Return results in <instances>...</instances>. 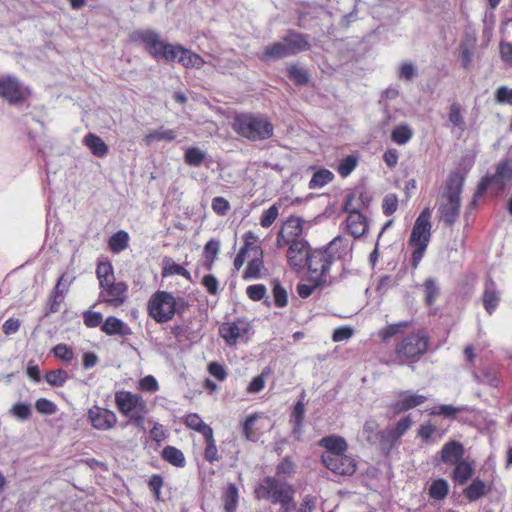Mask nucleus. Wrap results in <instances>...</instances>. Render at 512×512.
<instances>
[{
  "label": "nucleus",
  "mask_w": 512,
  "mask_h": 512,
  "mask_svg": "<svg viewBox=\"0 0 512 512\" xmlns=\"http://www.w3.org/2000/svg\"><path fill=\"white\" fill-rule=\"evenodd\" d=\"M464 182L465 175L460 171H452L439 190L436 202L437 215L439 221L446 227L453 226L459 218Z\"/></svg>",
  "instance_id": "obj_1"
},
{
  "label": "nucleus",
  "mask_w": 512,
  "mask_h": 512,
  "mask_svg": "<svg viewBox=\"0 0 512 512\" xmlns=\"http://www.w3.org/2000/svg\"><path fill=\"white\" fill-rule=\"evenodd\" d=\"M310 48L308 34L289 29L279 41L266 46L259 58L263 61L279 60L308 51Z\"/></svg>",
  "instance_id": "obj_2"
},
{
  "label": "nucleus",
  "mask_w": 512,
  "mask_h": 512,
  "mask_svg": "<svg viewBox=\"0 0 512 512\" xmlns=\"http://www.w3.org/2000/svg\"><path fill=\"white\" fill-rule=\"evenodd\" d=\"M233 129L241 137L254 142L267 140L274 133V127L267 117L251 113L237 115Z\"/></svg>",
  "instance_id": "obj_3"
},
{
  "label": "nucleus",
  "mask_w": 512,
  "mask_h": 512,
  "mask_svg": "<svg viewBox=\"0 0 512 512\" xmlns=\"http://www.w3.org/2000/svg\"><path fill=\"white\" fill-rule=\"evenodd\" d=\"M115 404L119 412L128 418V423L145 431V418L148 414L146 401L140 394L120 390L115 393Z\"/></svg>",
  "instance_id": "obj_4"
},
{
  "label": "nucleus",
  "mask_w": 512,
  "mask_h": 512,
  "mask_svg": "<svg viewBox=\"0 0 512 512\" xmlns=\"http://www.w3.org/2000/svg\"><path fill=\"white\" fill-rule=\"evenodd\" d=\"M428 346L429 338L424 332L408 334L395 346L396 359L400 365L417 361L427 351Z\"/></svg>",
  "instance_id": "obj_5"
},
{
  "label": "nucleus",
  "mask_w": 512,
  "mask_h": 512,
  "mask_svg": "<svg viewBox=\"0 0 512 512\" xmlns=\"http://www.w3.org/2000/svg\"><path fill=\"white\" fill-rule=\"evenodd\" d=\"M290 494H296L294 485L275 476H265L254 489L256 499L268 501L273 505Z\"/></svg>",
  "instance_id": "obj_6"
},
{
  "label": "nucleus",
  "mask_w": 512,
  "mask_h": 512,
  "mask_svg": "<svg viewBox=\"0 0 512 512\" xmlns=\"http://www.w3.org/2000/svg\"><path fill=\"white\" fill-rule=\"evenodd\" d=\"M512 181V159H506L498 164L495 174L484 177L477 186L471 202L472 206L477 204V198L482 196L488 188H491L496 195L501 193Z\"/></svg>",
  "instance_id": "obj_7"
},
{
  "label": "nucleus",
  "mask_w": 512,
  "mask_h": 512,
  "mask_svg": "<svg viewBox=\"0 0 512 512\" xmlns=\"http://www.w3.org/2000/svg\"><path fill=\"white\" fill-rule=\"evenodd\" d=\"M173 294L157 291L148 302V313L157 323H165L175 315L173 310Z\"/></svg>",
  "instance_id": "obj_8"
},
{
  "label": "nucleus",
  "mask_w": 512,
  "mask_h": 512,
  "mask_svg": "<svg viewBox=\"0 0 512 512\" xmlns=\"http://www.w3.org/2000/svg\"><path fill=\"white\" fill-rule=\"evenodd\" d=\"M132 42L142 43L148 54L156 61H161L162 51L167 43L161 39L159 33L153 29H139L130 34Z\"/></svg>",
  "instance_id": "obj_9"
},
{
  "label": "nucleus",
  "mask_w": 512,
  "mask_h": 512,
  "mask_svg": "<svg viewBox=\"0 0 512 512\" xmlns=\"http://www.w3.org/2000/svg\"><path fill=\"white\" fill-rule=\"evenodd\" d=\"M29 90L14 76L0 77V97L11 105L25 101Z\"/></svg>",
  "instance_id": "obj_10"
},
{
  "label": "nucleus",
  "mask_w": 512,
  "mask_h": 512,
  "mask_svg": "<svg viewBox=\"0 0 512 512\" xmlns=\"http://www.w3.org/2000/svg\"><path fill=\"white\" fill-rule=\"evenodd\" d=\"M431 210L426 207L416 218L409 238L410 245H424L428 247L431 239Z\"/></svg>",
  "instance_id": "obj_11"
},
{
  "label": "nucleus",
  "mask_w": 512,
  "mask_h": 512,
  "mask_svg": "<svg viewBox=\"0 0 512 512\" xmlns=\"http://www.w3.org/2000/svg\"><path fill=\"white\" fill-rule=\"evenodd\" d=\"M332 256L328 253L325 247L311 249L308 258L306 259V266L308 271L319 279H326L331 265L333 264Z\"/></svg>",
  "instance_id": "obj_12"
},
{
  "label": "nucleus",
  "mask_w": 512,
  "mask_h": 512,
  "mask_svg": "<svg viewBox=\"0 0 512 512\" xmlns=\"http://www.w3.org/2000/svg\"><path fill=\"white\" fill-rule=\"evenodd\" d=\"M321 460L327 469L341 476H350L355 473L357 468L355 459L344 453L322 455Z\"/></svg>",
  "instance_id": "obj_13"
},
{
  "label": "nucleus",
  "mask_w": 512,
  "mask_h": 512,
  "mask_svg": "<svg viewBox=\"0 0 512 512\" xmlns=\"http://www.w3.org/2000/svg\"><path fill=\"white\" fill-rule=\"evenodd\" d=\"M250 329L249 323L243 319H237L235 321L223 322L219 326V335L223 338L225 343L229 346L237 344Z\"/></svg>",
  "instance_id": "obj_14"
},
{
  "label": "nucleus",
  "mask_w": 512,
  "mask_h": 512,
  "mask_svg": "<svg viewBox=\"0 0 512 512\" xmlns=\"http://www.w3.org/2000/svg\"><path fill=\"white\" fill-rule=\"evenodd\" d=\"M311 248L305 239L294 240L287 250V261L295 270H302L306 266Z\"/></svg>",
  "instance_id": "obj_15"
},
{
  "label": "nucleus",
  "mask_w": 512,
  "mask_h": 512,
  "mask_svg": "<svg viewBox=\"0 0 512 512\" xmlns=\"http://www.w3.org/2000/svg\"><path fill=\"white\" fill-rule=\"evenodd\" d=\"M88 419L93 428L97 430H110L117 422L116 414L106 408L93 406L88 410Z\"/></svg>",
  "instance_id": "obj_16"
},
{
  "label": "nucleus",
  "mask_w": 512,
  "mask_h": 512,
  "mask_svg": "<svg viewBox=\"0 0 512 512\" xmlns=\"http://www.w3.org/2000/svg\"><path fill=\"white\" fill-rule=\"evenodd\" d=\"M101 288L100 297L104 302L119 307L126 301L128 286L124 282L112 281Z\"/></svg>",
  "instance_id": "obj_17"
},
{
  "label": "nucleus",
  "mask_w": 512,
  "mask_h": 512,
  "mask_svg": "<svg viewBox=\"0 0 512 512\" xmlns=\"http://www.w3.org/2000/svg\"><path fill=\"white\" fill-rule=\"evenodd\" d=\"M352 246L353 244L348 238L339 235L324 247L332 256L333 262L336 260L346 262L352 259Z\"/></svg>",
  "instance_id": "obj_18"
},
{
  "label": "nucleus",
  "mask_w": 512,
  "mask_h": 512,
  "mask_svg": "<svg viewBox=\"0 0 512 512\" xmlns=\"http://www.w3.org/2000/svg\"><path fill=\"white\" fill-rule=\"evenodd\" d=\"M465 454L464 446L461 442L451 440L445 443L439 452L441 461L446 464L453 466L461 462Z\"/></svg>",
  "instance_id": "obj_19"
},
{
  "label": "nucleus",
  "mask_w": 512,
  "mask_h": 512,
  "mask_svg": "<svg viewBox=\"0 0 512 512\" xmlns=\"http://www.w3.org/2000/svg\"><path fill=\"white\" fill-rule=\"evenodd\" d=\"M427 397L421 394L403 391L399 394V399L392 404V409L396 413L404 412L423 404Z\"/></svg>",
  "instance_id": "obj_20"
},
{
  "label": "nucleus",
  "mask_w": 512,
  "mask_h": 512,
  "mask_svg": "<svg viewBox=\"0 0 512 512\" xmlns=\"http://www.w3.org/2000/svg\"><path fill=\"white\" fill-rule=\"evenodd\" d=\"M482 301L485 310L490 315L496 310L500 302V293L497 291L496 284L491 278L485 282Z\"/></svg>",
  "instance_id": "obj_21"
},
{
  "label": "nucleus",
  "mask_w": 512,
  "mask_h": 512,
  "mask_svg": "<svg viewBox=\"0 0 512 512\" xmlns=\"http://www.w3.org/2000/svg\"><path fill=\"white\" fill-rule=\"evenodd\" d=\"M346 226L349 233L354 238H359L363 236L368 229L367 218L360 211H353L346 219Z\"/></svg>",
  "instance_id": "obj_22"
},
{
  "label": "nucleus",
  "mask_w": 512,
  "mask_h": 512,
  "mask_svg": "<svg viewBox=\"0 0 512 512\" xmlns=\"http://www.w3.org/2000/svg\"><path fill=\"white\" fill-rule=\"evenodd\" d=\"M101 330L107 335H119L126 337L132 333L131 328L121 319L109 316L101 326Z\"/></svg>",
  "instance_id": "obj_23"
},
{
  "label": "nucleus",
  "mask_w": 512,
  "mask_h": 512,
  "mask_svg": "<svg viewBox=\"0 0 512 512\" xmlns=\"http://www.w3.org/2000/svg\"><path fill=\"white\" fill-rule=\"evenodd\" d=\"M490 491L488 484L479 477L473 478L472 482L463 490L464 497L469 502H475L486 496Z\"/></svg>",
  "instance_id": "obj_24"
},
{
  "label": "nucleus",
  "mask_w": 512,
  "mask_h": 512,
  "mask_svg": "<svg viewBox=\"0 0 512 512\" xmlns=\"http://www.w3.org/2000/svg\"><path fill=\"white\" fill-rule=\"evenodd\" d=\"M64 281H65V275H62L58 279L57 284L53 290V293L49 297V302H48L49 307L46 311V315L51 314V313H56L59 311L60 305L64 299L65 294L68 292L69 286H70V282H69L65 286V288L62 289Z\"/></svg>",
  "instance_id": "obj_25"
},
{
  "label": "nucleus",
  "mask_w": 512,
  "mask_h": 512,
  "mask_svg": "<svg viewBox=\"0 0 512 512\" xmlns=\"http://www.w3.org/2000/svg\"><path fill=\"white\" fill-rule=\"evenodd\" d=\"M319 446L326 449L322 455L342 454L347 450V442L341 436L331 435L319 440Z\"/></svg>",
  "instance_id": "obj_26"
},
{
  "label": "nucleus",
  "mask_w": 512,
  "mask_h": 512,
  "mask_svg": "<svg viewBox=\"0 0 512 512\" xmlns=\"http://www.w3.org/2000/svg\"><path fill=\"white\" fill-rule=\"evenodd\" d=\"M454 466L455 468L451 474L453 482L460 486L465 485L474 474L473 465L466 460H462L461 462L455 464Z\"/></svg>",
  "instance_id": "obj_27"
},
{
  "label": "nucleus",
  "mask_w": 512,
  "mask_h": 512,
  "mask_svg": "<svg viewBox=\"0 0 512 512\" xmlns=\"http://www.w3.org/2000/svg\"><path fill=\"white\" fill-rule=\"evenodd\" d=\"M83 143L91 150L92 154L96 157L103 158L108 153V146L106 143L93 133H88L84 139Z\"/></svg>",
  "instance_id": "obj_28"
},
{
  "label": "nucleus",
  "mask_w": 512,
  "mask_h": 512,
  "mask_svg": "<svg viewBox=\"0 0 512 512\" xmlns=\"http://www.w3.org/2000/svg\"><path fill=\"white\" fill-rule=\"evenodd\" d=\"M281 229L291 240H300L302 239L303 220L299 217L291 216L284 222Z\"/></svg>",
  "instance_id": "obj_29"
},
{
  "label": "nucleus",
  "mask_w": 512,
  "mask_h": 512,
  "mask_svg": "<svg viewBox=\"0 0 512 512\" xmlns=\"http://www.w3.org/2000/svg\"><path fill=\"white\" fill-rule=\"evenodd\" d=\"M239 501L238 487L234 483H229L223 492V502L225 512H236Z\"/></svg>",
  "instance_id": "obj_30"
},
{
  "label": "nucleus",
  "mask_w": 512,
  "mask_h": 512,
  "mask_svg": "<svg viewBox=\"0 0 512 512\" xmlns=\"http://www.w3.org/2000/svg\"><path fill=\"white\" fill-rule=\"evenodd\" d=\"M449 483L444 478H437L432 481L429 489H428V495L431 499L440 501L447 497L449 493Z\"/></svg>",
  "instance_id": "obj_31"
},
{
  "label": "nucleus",
  "mask_w": 512,
  "mask_h": 512,
  "mask_svg": "<svg viewBox=\"0 0 512 512\" xmlns=\"http://www.w3.org/2000/svg\"><path fill=\"white\" fill-rule=\"evenodd\" d=\"M161 455L165 461L173 466L182 468L186 465V459L183 452L174 446L168 445L164 447Z\"/></svg>",
  "instance_id": "obj_32"
},
{
  "label": "nucleus",
  "mask_w": 512,
  "mask_h": 512,
  "mask_svg": "<svg viewBox=\"0 0 512 512\" xmlns=\"http://www.w3.org/2000/svg\"><path fill=\"white\" fill-rule=\"evenodd\" d=\"M173 275L183 276L186 280L192 282L191 274L180 264L175 263L171 258H164L162 276L168 277Z\"/></svg>",
  "instance_id": "obj_33"
},
{
  "label": "nucleus",
  "mask_w": 512,
  "mask_h": 512,
  "mask_svg": "<svg viewBox=\"0 0 512 512\" xmlns=\"http://www.w3.org/2000/svg\"><path fill=\"white\" fill-rule=\"evenodd\" d=\"M409 325L410 323L407 321H400L398 323L389 324L379 330L378 336L382 342H388L394 336L403 333L404 330L409 327Z\"/></svg>",
  "instance_id": "obj_34"
},
{
  "label": "nucleus",
  "mask_w": 512,
  "mask_h": 512,
  "mask_svg": "<svg viewBox=\"0 0 512 512\" xmlns=\"http://www.w3.org/2000/svg\"><path fill=\"white\" fill-rule=\"evenodd\" d=\"M220 250V241L216 239H210L204 246L203 255L205 257V267L207 270H211L214 261Z\"/></svg>",
  "instance_id": "obj_35"
},
{
  "label": "nucleus",
  "mask_w": 512,
  "mask_h": 512,
  "mask_svg": "<svg viewBox=\"0 0 512 512\" xmlns=\"http://www.w3.org/2000/svg\"><path fill=\"white\" fill-rule=\"evenodd\" d=\"M413 137V130L407 124H400L394 127L391 132V139L399 145L407 144Z\"/></svg>",
  "instance_id": "obj_36"
},
{
  "label": "nucleus",
  "mask_w": 512,
  "mask_h": 512,
  "mask_svg": "<svg viewBox=\"0 0 512 512\" xmlns=\"http://www.w3.org/2000/svg\"><path fill=\"white\" fill-rule=\"evenodd\" d=\"M185 424L187 427L201 433L203 436H207V434H210L213 431L212 428L196 413L188 414L185 418ZM208 436L210 437V435Z\"/></svg>",
  "instance_id": "obj_37"
},
{
  "label": "nucleus",
  "mask_w": 512,
  "mask_h": 512,
  "mask_svg": "<svg viewBox=\"0 0 512 512\" xmlns=\"http://www.w3.org/2000/svg\"><path fill=\"white\" fill-rule=\"evenodd\" d=\"M296 465L290 456H285L276 466L275 472L278 479L290 478L295 474Z\"/></svg>",
  "instance_id": "obj_38"
},
{
  "label": "nucleus",
  "mask_w": 512,
  "mask_h": 512,
  "mask_svg": "<svg viewBox=\"0 0 512 512\" xmlns=\"http://www.w3.org/2000/svg\"><path fill=\"white\" fill-rule=\"evenodd\" d=\"M179 63L186 68H201L204 64V60L198 54L182 47Z\"/></svg>",
  "instance_id": "obj_39"
},
{
  "label": "nucleus",
  "mask_w": 512,
  "mask_h": 512,
  "mask_svg": "<svg viewBox=\"0 0 512 512\" xmlns=\"http://www.w3.org/2000/svg\"><path fill=\"white\" fill-rule=\"evenodd\" d=\"M380 432L381 430H379V425L376 420L369 419L363 425V437L371 445H376L379 442L378 437Z\"/></svg>",
  "instance_id": "obj_40"
},
{
  "label": "nucleus",
  "mask_w": 512,
  "mask_h": 512,
  "mask_svg": "<svg viewBox=\"0 0 512 512\" xmlns=\"http://www.w3.org/2000/svg\"><path fill=\"white\" fill-rule=\"evenodd\" d=\"M129 235L126 231L119 230L109 239V248L114 253H119L128 246Z\"/></svg>",
  "instance_id": "obj_41"
},
{
  "label": "nucleus",
  "mask_w": 512,
  "mask_h": 512,
  "mask_svg": "<svg viewBox=\"0 0 512 512\" xmlns=\"http://www.w3.org/2000/svg\"><path fill=\"white\" fill-rule=\"evenodd\" d=\"M176 138V132L173 129H164L163 127L147 134L144 141L150 145L154 141H173Z\"/></svg>",
  "instance_id": "obj_42"
},
{
  "label": "nucleus",
  "mask_w": 512,
  "mask_h": 512,
  "mask_svg": "<svg viewBox=\"0 0 512 512\" xmlns=\"http://www.w3.org/2000/svg\"><path fill=\"white\" fill-rule=\"evenodd\" d=\"M378 438L379 442L377 444L380 445L382 451H384L386 454L390 453L392 448L400 440L398 437H396V435L390 428L381 430Z\"/></svg>",
  "instance_id": "obj_43"
},
{
  "label": "nucleus",
  "mask_w": 512,
  "mask_h": 512,
  "mask_svg": "<svg viewBox=\"0 0 512 512\" xmlns=\"http://www.w3.org/2000/svg\"><path fill=\"white\" fill-rule=\"evenodd\" d=\"M425 303L431 306L440 294V288L434 278H427L423 283Z\"/></svg>",
  "instance_id": "obj_44"
},
{
  "label": "nucleus",
  "mask_w": 512,
  "mask_h": 512,
  "mask_svg": "<svg viewBox=\"0 0 512 512\" xmlns=\"http://www.w3.org/2000/svg\"><path fill=\"white\" fill-rule=\"evenodd\" d=\"M68 379L69 374L64 369L50 370L45 374L46 382L52 387H63Z\"/></svg>",
  "instance_id": "obj_45"
},
{
  "label": "nucleus",
  "mask_w": 512,
  "mask_h": 512,
  "mask_svg": "<svg viewBox=\"0 0 512 512\" xmlns=\"http://www.w3.org/2000/svg\"><path fill=\"white\" fill-rule=\"evenodd\" d=\"M333 178L334 175L331 171L327 169H320L313 174L311 180L309 181V188H321L331 182Z\"/></svg>",
  "instance_id": "obj_46"
},
{
  "label": "nucleus",
  "mask_w": 512,
  "mask_h": 512,
  "mask_svg": "<svg viewBox=\"0 0 512 512\" xmlns=\"http://www.w3.org/2000/svg\"><path fill=\"white\" fill-rule=\"evenodd\" d=\"M205 158L206 153L198 147L187 148L184 155L185 163L192 167H199Z\"/></svg>",
  "instance_id": "obj_47"
},
{
  "label": "nucleus",
  "mask_w": 512,
  "mask_h": 512,
  "mask_svg": "<svg viewBox=\"0 0 512 512\" xmlns=\"http://www.w3.org/2000/svg\"><path fill=\"white\" fill-rule=\"evenodd\" d=\"M100 287L114 281L113 267L109 262L99 263L96 269Z\"/></svg>",
  "instance_id": "obj_48"
},
{
  "label": "nucleus",
  "mask_w": 512,
  "mask_h": 512,
  "mask_svg": "<svg viewBox=\"0 0 512 512\" xmlns=\"http://www.w3.org/2000/svg\"><path fill=\"white\" fill-rule=\"evenodd\" d=\"M271 373V370L269 367H266L263 369V371L254 377L249 385L247 386V392L248 393H259L263 388L265 387V383L267 380L268 375Z\"/></svg>",
  "instance_id": "obj_49"
},
{
  "label": "nucleus",
  "mask_w": 512,
  "mask_h": 512,
  "mask_svg": "<svg viewBox=\"0 0 512 512\" xmlns=\"http://www.w3.org/2000/svg\"><path fill=\"white\" fill-rule=\"evenodd\" d=\"M288 77L297 85H306L309 82V74L297 65L287 67Z\"/></svg>",
  "instance_id": "obj_50"
},
{
  "label": "nucleus",
  "mask_w": 512,
  "mask_h": 512,
  "mask_svg": "<svg viewBox=\"0 0 512 512\" xmlns=\"http://www.w3.org/2000/svg\"><path fill=\"white\" fill-rule=\"evenodd\" d=\"M206 442V448L204 451V458L209 463H214L219 460L218 449L213 437V431L210 433V437L203 436Z\"/></svg>",
  "instance_id": "obj_51"
},
{
  "label": "nucleus",
  "mask_w": 512,
  "mask_h": 512,
  "mask_svg": "<svg viewBox=\"0 0 512 512\" xmlns=\"http://www.w3.org/2000/svg\"><path fill=\"white\" fill-rule=\"evenodd\" d=\"M272 292L275 305L279 308L285 307L288 303V294L278 280L273 281Z\"/></svg>",
  "instance_id": "obj_52"
},
{
  "label": "nucleus",
  "mask_w": 512,
  "mask_h": 512,
  "mask_svg": "<svg viewBox=\"0 0 512 512\" xmlns=\"http://www.w3.org/2000/svg\"><path fill=\"white\" fill-rule=\"evenodd\" d=\"M449 121L453 124V126L458 127L461 130L465 129V120L461 113V106L457 102H454L450 105Z\"/></svg>",
  "instance_id": "obj_53"
},
{
  "label": "nucleus",
  "mask_w": 512,
  "mask_h": 512,
  "mask_svg": "<svg viewBox=\"0 0 512 512\" xmlns=\"http://www.w3.org/2000/svg\"><path fill=\"white\" fill-rule=\"evenodd\" d=\"M10 413L18 420H28L32 414L31 405L24 402H17L10 409Z\"/></svg>",
  "instance_id": "obj_54"
},
{
  "label": "nucleus",
  "mask_w": 512,
  "mask_h": 512,
  "mask_svg": "<svg viewBox=\"0 0 512 512\" xmlns=\"http://www.w3.org/2000/svg\"><path fill=\"white\" fill-rule=\"evenodd\" d=\"M182 47L180 44L167 43L165 49L161 54V61L167 62H179V56L181 55Z\"/></svg>",
  "instance_id": "obj_55"
},
{
  "label": "nucleus",
  "mask_w": 512,
  "mask_h": 512,
  "mask_svg": "<svg viewBox=\"0 0 512 512\" xmlns=\"http://www.w3.org/2000/svg\"><path fill=\"white\" fill-rule=\"evenodd\" d=\"M357 163L358 158L356 156L348 155L339 163L337 171L342 177H347L356 168Z\"/></svg>",
  "instance_id": "obj_56"
},
{
  "label": "nucleus",
  "mask_w": 512,
  "mask_h": 512,
  "mask_svg": "<svg viewBox=\"0 0 512 512\" xmlns=\"http://www.w3.org/2000/svg\"><path fill=\"white\" fill-rule=\"evenodd\" d=\"M278 214H279L278 204H273L268 209H266L262 212L261 219H260V225L263 228L270 227L274 223L276 218L278 217Z\"/></svg>",
  "instance_id": "obj_57"
},
{
  "label": "nucleus",
  "mask_w": 512,
  "mask_h": 512,
  "mask_svg": "<svg viewBox=\"0 0 512 512\" xmlns=\"http://www.w3.org/2000/svg\"><path fill=\"white\" fill-rule=\"evenodd\" d=\"M398 197L394 193L387 194L382 201V210L385 216H391L397 211Z\"/></svg>",
  "instance_id": "obj_58"
},
{
  "label": "nucleus",
  "mask_w": 512,
  "mask_h": 512,
  "mask_svg": "<svg viewBox=\"0 0 512 512\" xmlns=\"http://www.w3.org/2000/svg\"><path fill=\"white\" fill-rule=\"evenodd\" d=\"M326 283V279H319L315 277L314 284L299 283L296 287L297 293L301 298H308L312 295L314 290L322 284Z\"/></svg>",
  "instance_id": "obj_59"
},
{
  "label": "nucleus",
  "mask_w": 512,
  "mask_h": 512,
  "mask_svg": "<svg viewBox=\"0 0 512 512\" xmlns=\"http://www.w3.org/2000/svg\"><path fill=\"white\" fill-rule=\"evenodd\" d=\"M52 353L56 358L66 362H69L74 359L73 349L64 343H60L54 346L52 349Z\"/></svg>",
  "instance_id": "obj_60"
},
{
  "label": "nucleus",
  "mask_w": 512,
  "mask_h": 512,
  "mask_svg": "<svg viewBox=\"0 0 512 512\" xmlns=\"http://www.w3.org/2000/svg\"><path fill=\"white\" fill-rule=\"evenodd\" d=\"M463 407H455L451 404H443L431 411L432 415L454 418L458 412L463 411Z\"/></svg>",
  "instance_id": "obj_61"
},
{
  "label": "nucleus",
  "mask_w": 512,
  "mask_h": 512,
  "mask_svg": "<svg viewBox=\"0 0 512 512\" xmlns=\"http://www.w3.org/2000/svg\"><path fill=\"white\" fill-rule=\"evenodd\" d=\"M103 316L100 312L87 310L83 313V322L88 328H96L101 325Z\"/></svg>",
  "instance_id": "obj_62"
},
{
  "label": "nucleus",
  "mask_w": 512,
  "mask_h": 512,
  "mask_svg": "<svg viewBox=\"0 0 512 512\" xmlns=\"http://www.w3.org/2000/svg\"><path fill=\"white\" fill-rule=\"evenodd\" d=\"M317 506V497L311 494L305 495L295 512H314Z\"/></svg>",
  "instance_id": "obj_63"
},
{
  "label": "nucleus",
  "mask_w": 512,
  "mask_h": 512,
  "mask_svg": "<svg viewBox=\"0 0 512 512\" xmlns=\"http://www.w3.org/2000/svg\"><path fill=\"white\" fill-rule=\"evenodd\" d=\"M35 408L39 413L44 415H52L57 411L56 404L46 398L38 399L35 403Z\"/></svg>",
  "instance_id": "obj_64"
}]
</instances>
